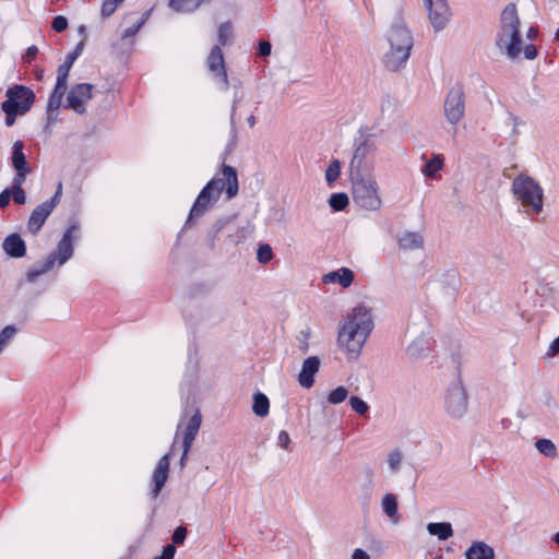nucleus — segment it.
Listing matches in <instances>:
<instances>
[{
    "instance_id": "obj_46",
    "label": "nucleus",
    "mask_w": 559,
    "mask_h": 559,
    "mask_svg": "<svg viewBox=\"0 0 559 559\" xmlns=\"http://www.w3.org/2000/svg\"><path fill=\"white\" fill-rule=\"evenodd\" d=\"M186 536H187V528L183 526H179L175 530V532L173 534V542L175 544H181L186 539Z\"/></svg>"
},
{
    "instance_id": "obj_37",
    "label": "nucleus",
    "mask_w": 559,
    "mask_h": 559,
    "mask_svg": "<svg viewBox=\"0 0 559 559\" xmlns=\"http://www.w3.org/2000/svg\"><path fill=\"white\" fill-rule=\"evenodd\" d=\"M341 174V162L338 159H333L329 167L325 170V180L329 185L335 182Z\"/></svg>"
},
{
    "instance_id": "obj_8",
    "label": "nucleus",
    "mask_w": 559,
    "mask_h": 559,
    "mask_svg": "<svg viewBox=\"0 0 559 559\" xmlns=\"http://www.w3.org/2000/svg\"><path fill=\"white\" fill-rule=\"evenodd\" d=\"M377 150L376 143L370 136L365 138L355 148L349 163V177L357 178L374 175L373 154Z\"/></svg>"
},
{
    "instance_id": "obj_26",
    "label": "nucleus",
    "mask_w": 559,
    "mask_h": 559,
    "mask_svg": "<svg viewBox=\"0 0 559 559\" xmlns=\"http://www.w3.org/2000/svg\"><path fill=\"white\" fill-rule=\"evenodd\" d=\"M381 508L393 523H399L397 499L393 493H385L382 497Z\"/></svg>"
},
{
    "instance_id": "obj_2",
    "label": "nucleus",
    "mask_w": 559,
    "mask_h": 559,
    "mask_svg": "<svg viewBox=\"0 0 559 559\" xmlns=\"http://www.w3.org/2000/svg\"><path fill=\"white\" fill-rule=\"evenodd\" d=\"M373 330L371 309L357 306L352 309L340 322L337 331V345L347 360H356L364 345Z\"/></svg>"
},
{
    "instance_id": "obj_1",
    "label": "nucleus",
    "mask_w": 559,
    "mask_h": 559,
    "mask_svg": "<svg viewBox=\"0 0 559 559\" xmlns=\"http://www.w3.org/2000/svg\"><path fill=\"white\" fill-rule=\"evenodd\" d=\"M495 45L500 55L512 62L534 60L538 49L534 44H526L516 4L508 3L500 13L495 37Z\"/></svg>"
},
{
    "instance_id": "obj_36",
    "label": "nucleus",
    "mask_w": 559,
    "mask_h": 559,
    "mask_svg": "<svg viewBox=\"0 0 559 559\" xmlns=\"http://www.w3.org/2000/svg\"><path fill=\"white\" fill-rule=\"evenodd\" d=\"M347 396L348 390L345 386H337L329 393L326 401L330 404L336 405L344 402Z\"/></svg>"
},
{
    "instance_id": "obj_30",
    "label": "nucleus",
    "mask_w": 559,
    "mask_h": 559,
    "mask_svg": "<svg viewBox=\"0 0 559 559\" xmlns=\"http://www.w3.org/2000/svg\"><path fill=\"white\" fill-rule=\"evenodd\" d=\"M205 0H169V7L176 12H192Z\"/></svg>"
},
{
    "instance_id": "obj_29",
    "label": "nucleus",
    "mask_w": 559,
    "mask_h": 559,
    "mask_svg": "<svg viewBox=\"0 0 559 559\" xmlns=\"http://www.w3.org/2000/svg\"><path fill=\"white\" fill-rule=\"evenodd\" d=\"M252 411L259 417L267 416L270 411V401L265 394L258 392L253 395Z\"/></svg>"
},
{
    "instance_id": "obj_28",
    "label": "nucleus",
    "mask_w": 559,
    "mask_h": 559,
    "mask_svg": "<svg viewBox=\"0 0 559 559\" xmlns=\"http://www.w3.org/2000/svg\"><path fill=\"white\" fill-rule=\"evenodd\" d=\"M427 531L430 535L437 536L440 540H447L453 535L452 526L448 522L429 523Z\"/></svg>"
},
{
    "instance_id": "obj_23",
    "label": "nucleus",
    "mask_w": 559,
    "mask_h": 559,
    "mask_svg": "<svg viewBox=\"0 0 559 559\" xmlns=\"http://www.w3.org/2000/svg\"><path fill=\"white\" fill-rule=\"evenodd\" d=\"M200 425H201V415L199 413L194 414L187 427H186V431H185V436H183V448H186V452H189L190 449H191V445L198 435V431L200 429Z\"/></svg>"
},
{
    "instance_id": "obj_53",
    "label": "nucleus",
    "mask_w": 559,
    "mask_h": 559,
    "mask_svg": "<svg viewBox=\"0 0 559 559\" xmlns=\"http://www.w3.org/2000/svg\"><path fill=\"white\" fill-rule=\"evenodd\" d=\"M37 53H38V48L36 46H31L26 50L24 60L26 62H32L35 59V57L37 56Z\"/></svg>"
},
{
    "instance_id": "obj_18",
    "label": "nucleus",
    "mask_w": 559,
    "mask_h": 559,
    "mask_svg": "<svg viewBox=\"0 0 559 559\" xmlns=\"http://www.w3.org/2000/svg\"><path fill=\"white\" fill-rule=\"evenodd\" d=\"M207 66L212 73L218 76L225 86L228 85L227 73L225 71L224 56L219 46H214L207 58Z\"/></svg>"
},
{
    "instance_id": "obj_52",
    "label": "nucleus",
    "mask_w": 559,
    "mask_h": 559,
    "mask_svg": "<svg viewBox=\"0 0 559 559\" xmlns=\"http://www.w3.org/2000/svg\"><path fill=\"white\" fill-rule=\"evenodd\" d=\"M11 198V191L9 189L3 190L0 193V209L8 206Z\"/></svg>"
},
{
    "instance_id": "obj_19",
    "label": "nucleus",
    "mask_w": 559,
    "mask_h": 559,
    "mask_svg": "<svg viewBox=\"0 0 559 559\" xmlns=\"http://www.w3.org/2000/svg\"><path fill=\"white\" fill-rule=\"evenodd\" d=\"M168 471H169V454H165L160 457L158 461L154 472H153V497L156 498L162 488L164 487L165 483L168 479Z\"/></svg>"
},
{
    "instance_id": "obj_56",
    "label": "nucleus",
    "mask_w": 559,
    "mask_h": 559,
    "mask_svg": "<svg viewBox=\"0 0 559 559\" xmlns=\"http://www.w3.org/2000/svg\"><path fill=\"white\" fill-rule=\"evenodd\" d=\"M350 559H370V556L368 555L367 551H365L364 549L361 548H356L352 556H350Z\"/></svg>"
},
{
    "instance_id": "obj_14",
    "label": "nucleus",
    "mask_w": 559,
    "mask_h": 559,
    "mask_svg": "<svg viewBox=\"0 0 559 559\" xmlns=\"http://www.w3.org/2000/svg\"><path fill=\"white\" fill-rule=\"evenodd\" d=\"M79 233V225L72 224L64 231L61 240L58 243V263L64 264L73 254V241L76 239Z\"/></svg>"
},
{
    "instance_id": "obj_31",
    "label": "nucleus",
    "mask_w": 559,
    "mask_h": 559,
    "mask_svg": "<svg viewBox=\"0 0 559 559\" xmlns=\"http://www.w3.org/2000/svg\"><path fill=\"white\" fill-rule=\"evenodd\" d=\"M443 157L441 155H435L431 159H429L424 169L423 174L426 177L429 178H436L437 174L442 169L443 167Z\"/></svg>"
},
{
    "instance_id": "obj_43",
    "label": "nucleus",
    "mask_w": 559,
    "mask_h": 559,
    "mask_svg": "<svg viewBox=\"0 0 559 559\" xmlns=\"http://www.w3.org/2000/svg\"><path fill=\"white\" fill-rule=\"evenodd\" d=\"M51 26L56 32H63L68 27V20L62 15H58L52 20Z\"/></svg>"
},
{
    "instance_id": "obj_5",
    "label": "nucleus",
    "mask_w": 559,
    "mask_h": 559,
    "mask_svg": "<svg viewBox=\"0 0 559 559\" xmlns=\"http://www.w3.org/2000/svg\"><path fill=\"white\" fill-rule=\"evenodd\" d=\"M354 203L361 210L379 212L383 207V199L379 182L374 175L350 178Z\"/></svg>"
},
{
    "instance_id": "obj_17",
    "label": "nucleus",
    "mask_w": 559,
    "mask_h": 559,
    "mask_svg": "<svg viewBox=\"0 0 559 559\" xmlns=\"http://www.w3.org/2000/svg\"><path fill=\"white\" fill-rule=\"evenodd\" d=\"M399 249L407 252L423 250L424 237L418 231L405 230L397 238Z\"/></svg>"
},
{
    "instance_id": "obj_61",
    "label": "nucleus",
    "mask_w": 559,
    "mask_h": 559,
    "mask_svg": "<svg viewBox=\"0 0 559 559\" xmlns=\"http://www.w3.org/2000/svg\"><path fill=\"white\" fill-rule=\"evenodd\" d=\"M300 350L302 353H307L308 352V343L306 341L302 342V345L300 346Z\"/></svg>"
},
{
    "instance_id": "obj_40",
    "label": "nucleus",
    "mask_w": 559,
    "mask_h": 559,
    "mask_svg": "<svg viewBox=\"0 0 559 559\" xmlns=\"http://www.w3.org/2000/svg\"><path fill=\"white\" fill-rule=\"evenodd\" d=\"M350 407L358 415H365L369 411L368 404L358 396H352L349 399Z\"/></svg>"
},
{
    "instance_id": "obj_63",
    "label": "nucleus",
    "mask_w": 559,
    "mask_h": 559,
    "mask_svg": "<svg viewBox=\"0 0 559 559\" xmlns=\"http://www.w3.org/2000/svg\"><path fill=\"white\" fill-rule=\"evenodd\" d=\"M554 540L557 545H559V532L554 535Z\"/></svg>"
},
{
    "instance_id": "obj_58",
    "label": "nucleus",
    "mask_w": 559,
    "mask_h": 559,
    "mask_svg": "<svg viewBox=\"0 0 559 559\" xmlns=\"http://www.w3.org/2000/svg\"><path fill=\"white\" fill-rule=\"evenodd\" d=\"M538 36V31L537 28L535 27H528L526 31H525V37L528 39V40H533L535 39L536 37Z\"/></svg>"
},
{
    "instance_id": "obj_51",
    "label": "nucleus",
    "mask_w": 559,
    "mask_h": 559,
    "mask_svg": "<svg viewBox=\"0 0 559 559\" xmlns=\"http://www.w3.org/2000/svg\"><path fill=\"white\" fill-rule=\"evenodd\" d=\"M558 354H559V335L550 343L547 356L554 357Z\"/></svg>"
},
{
    "instance_id": "obj_48",
    "label": "nucleus",
    "mask_w": 559,
    "mask_h": 559,
    "mask_svg": "<svg viewBox=\"0 0 559 559\" xmlns=\"http://www.w3.org/2000/svg\"><path fill=\"white\" fill-rule=\"evenodd\" d=\"M83 46H84V44H83V41H81V43L76 46V48L74 49V51H73V52H71V53H69V55L67 56L66 61H67V62H69V63H71V64H73V63H74V61L76 60V58L81 55V51H82V49H83Z\"/></svg>"
},
{
    "instance_id": "obj_49",
    "label": "nucleus",
    "mask_w": 559,
    "mask_h": 559,
    "mask_svg": "<svg viewBox=\"0 0 559 559\" xmlns=\"http://www.w3.org/2000/svg\"><path fill=\"white\" fill-rule=\"evenodd\" d=\"M272 46L269 41L262 40L259 43V53L262 57H267L271 55Z\"/></svg>"
},
{
    "instance_id": "obj_50",
    "label": "nucleus",
    "mask_w": 559,
    "mask_h": 559,
    "mask_svg": "<svg viewBox=\"0 0 559 559\" xmlns=\"http://www.w3.org/2000/svg\"><path fill=\"white\" fill-rule=\"evenodd\" d=\"M68 76L69 75L57 74V82L55 88L66 92L68 87Z\"/></svg>"
},
{
    "instance_id": "obj_41",
    "label": "nucleus",
    "mask_w": 559,
    "mask_h": 559,
    "mask_svg": "<svg viewBox=\"0 0 559 559\" xmlns=\"http://www.w3.org/2000/svg\"><path fill=\"white\" fill-rule=\"evenodd\" d=\"M121 3L117 0H104L102 3L100 15L104 19L109 17Z\"/></svg>"
},
{
    "instance_id": "obj_21",
    "label": "nucleus",
    "mask_w": 559,
    "mask_h": 559,
    "mask_svg": "<svg viewBox=\"0 0 559 559\" xmlns=\"http://www.w3.org/2000/svg\"><path fill=\"white\" fill-rule=\"evenodd\" d=\"M322 281L325 284H340L343 288H347L354 281V272L348 267H341L324 274Z\"/></svg>"
},
{
    "instance_id": "obj_9",
    "label": "nucleus",
    "mask_w": 559,
    "mask_h": 559,
    "mask_svg": "<svg viewBox=\"0 0 559 559\" xmlns=\"http://www.w3.org/2000/svg\"><path fill=\"white\" fill-rule=\"evenodd\" d=\"M444 412L451 418H462L468 408V396L462 379L455 377L447 386L443 399Z\"/></svg>"
},
{
    "instance_id": "obj_38",
    "label": "nucleus",
    "mask_w": 559,
    "mask_h": 559,
    "mask_svg": "<svg viewBox=\"0 0 559 559\" xmlns=\"http://www.w3.org/2000/svg\"><path fill=\"white\" fill-rule=\"evenodd\" d=\"M536 449L546 456H554L556 454V447L551 440L539 439L536 441Z\"/></svg>"
},
{
    "instance_id": "obj_22",
    "label": "nucleus",
    "mask_w": 559,
    "mask_h": 559,
    "mask_svg": "<svg viewBox=\"0 0 559 559\" xmlns=\"http://www.w3.org/2000/svg\"><path fill=\"white\" fill-rule=\"evenodd\" d=\"M465 559H495V550L485 542H473L465 551Z\"/></svg>"
},
{
    "instance_id": "obj_64",
    "label": "nucleus",
    "mask_w": 559,
    "mask_h": 559,
    "mask_svg": "<svg viewBox=\"0 0 559 559\" xmlns=\"http://www.w3.org/2000/svg\"><path fill=\"white\" fill-rule=\"evenodd\" d=\"M85 31H86V27H85L84 25H81V26L79 27V32H80L81 34H84V33H85Z\"/></svg>"
},
{
    "instance_id": "obj_47",
    "label": "nucleus",
    "mask_w": 559,
    "mask_h": 559,
    "mask_svg": "<svg viewBox=\"0 0 559 559\" xmlns=\"http://www.w3.org/2000/svg\"><path fill=\"white\" fill-rule=\"evenodd\" d=\"M61 195H62V183L60 182L57 187V190H56L53 197L46 202L50 203L51 206L55 209L60 203Z\"/></svg>"
},
{
    "instance_id": "obj_6",
    "label": "nucleus",
    "mask_w": 559,
    "mask_h": 559,
    "mask_svg": "<svg viewBox=\"0 0 559 559\" xmlns=\"http://www.w3.org/2000/svg\"><path fill=\"white\" fill-rule=\"evenodd\" d=\"M512 192L527 214H539L544 206L540 185L527 175H519L512 182Z\"/></svg>"
},
{
    "instance_id": "obj_24",
    "label": "nucleus",
    "mask_w": 559,
    "mask_h": 559,
    "mask_svg": "<svg viewBox=\"0 0 559 559\" xmlns=\"http://www.w3.org/2000/svg\"><path fill=\"white\" fill-rule=\"evenodd\" d=\"M56 262V257L53 254H50L46 261H44L40 265H36L32 269H29L26 274L25 278L29 283H34L39 276L46 274L50 269L53 266Z\"/></svg>"
},
{
    "instance_id": "obj_3",
    "label": "nucleus",
    "mask_w": 559,
    "mask_h": 559,
    "mask_svg": "<svg viewBox=\"0 0 559 559\" xmlns=\"http://www.w3.org/2000/svg\"><path fill=\"white\" fill-rule=\"evenodd\" d=\"M238 189L236 169L231 166L224 165L221 176L209 181L199 193L190 210L186 225L191 224L193 219L204 215L218 201L223 190H225L227 199L230 200L237 195Z\"/></svg>"
},
{
    "instance_id": "obj_57",
    "label": "nucleus",
    "mask_w": 559,
    "mask_h": 559,
    "mask_svg": "<svg viewBox=\"0 0 559 559\" xmlns=\"http://www.w3.org/2000/svg\"><path fill=\"white\" fill-rule=\"evenodd\" d=\"M71 68L72 64L64 60V62L58 67L57 74L69 75Z\"/></svg>"
},
{
    "instance_id": "obj_16",
    "label": "nucleus",
    "mask_w": 559,
    "mask_h": 559,
    "mask_svg": "<svg viewBox=\"0 0 559 559\" xmlns=\"http://www.w3.org/2000/svg\"><path fill=\"white\" fill-rule=\"evenodd\" d=\"M53 207L50 203L46 201L35 207L28 218L27 229L31 234L36 235L43 225L45 224L47 217L51 214Z\"/></svg>"
},
{
    "instance_id": "obj_59",
    "label": "nucleus",
    "mask_w": 559,
    "mask_h": 559,
    "mask_svg": "<svg viewBox=\"0 0 559 559\" xmlns=\"http://www.w3.org/2000/svg\"><path fill=\"white\" fill-rule=\"evenodd\" d=\"M188 453L189 452H186V448H183V452H182V455L180 457V466L183 467L186 465V461H187V457H188Z\"/></svg>"
},
{
    "instance_id": "obj_45",
    "label": "nucleus",
    "mask_w": 559,
    "mask_h": 559,
    "mask_svg": "<svg viewBox=\"0 0 559 559\" xmlns=\"http://www.w3.org/2000/svg\"><path fill=\"white\" fill-rule=\"evenodd\" d=\"M289 444H290V438H289V435L287 433V431L282 430V431L277 435V445H280L281 448H283L284 450H288Z\"/></svg>"
},
{
    "instance_id": "obj_32",
    "label": "nucleus",
    "mask_w": 559,
    "mask_h": 559,
    "mask_svg": "<svg viewBox=\"0 0 559 559\" xmlns=\"http://www.w3.org/2000/svg\"><path fill=\"white\" fill-rule=\"evenodd\" d=\"M64 93V91L53 88L51 95L49 96L47 103V114L49 116V120L52 119L51 115L60 108Z\"/></svg>"
},
{
    "instance_id": "obj_27",
    "label": "nucleus",
    "mask_w": 559,
    "mask_h": 559,
    "mask_svg": "<svg viewBox=\"0 0 559 559\" xmlns=\"http://www.w3.org/2000/svg\"><path fill=\"white\" fill-rule=\"evenodd\" d=\"M404 455L401 450L393 449L388 452L385 456V465L390 475H395L400 472Z\"/></svg>"
},
{
    "instance_id": "obj_4",
    "label": "nucleus",
    "mask_w": 559,
    "mask_h": 559,
    "mask_svg": "<svg viewBox=\"0 0 559 559\" xmlns=\"http://www.w3.org/2000/svg\"><path fill=\"white\" fill-rule=\"evenodd\" d=\"M388 49L383 53V64L390 71L403 68L411 55L413 37L404 21L396 16L386 32Z\"/></svg>"
},
{
    "instance_id": "obj_39",
    "label": "nucleus",
    "mask_w": 559,
    "mask_h": 559,
    "mask_svg": "<svg viewBox=\"0 0 559 559\" xmlns=\"http://www.w3.org/2000/svg\"><path fill=\"white\" fill-rule=\"evenodd\" d=\"M257 259L260 263L266 264L273 259V251L270 245L262 243L257 251Z\"/></svg>"
},
{
    "instance_id": "obj_11",
    "label": "nucleus",
    "mask_w": 559,
    "mask_h": 559,
    "mask_svg": "<svg viewBox=\"0 0 559 559\" xmlns=\"http://www.w3.org/2000/svg\"><path fill=\"white\" fill-rule=\"evenodd\" d=\"M428 19L436 32H440L449 24L452 13L448 0H424Z\"/></svg>"
},
{
    "instance_id": "obj_34",
    "label": "nucleus",
    "mask_w": 559,
    "mask_h": 559,
    "mask_svg": "<svg viewBox=\"0 0 559 559\" xmlns=\"http://www.w3.org/2000/svg\"><path fill=\"white\" fill-rule=\"evenodd\" d=\"M218 43L226 45L233 38V24L230 22H224L219 24L217 28Z\"/></svg>"
},
{
    "instance_id": "obj_33",
    "label": "nucleus",
    "mask_w": 559,
    "mask_h": 559,
    "mask_svg": "<svg viewBox=\"0 0 559 559\" xmlns=\"http://www.w3.org/2000/svg\"><path fill=\"white\" fill-rule=\"evenodd\" d=\"M348 203V195L343 192L333 193L329 199V205L336 212L345 210Z\"/></svg>"
},
{
    "instance_id": "obj_60",
    "label": "nucleus",
    "mask_w": 559,
    "mask_h": 559,
    "mask_svg": "<svg viewBox=\"0 0 559 559\" xmlns=\"http://www.w3.org/2000/svg\"><path fill=\"white\" fill-rule=\"evenodd\" d=\"M247 122H248V124H249L251 128H252V127H254V123H255V119H254V117H253V116L248 117V118H247Z\"/></svg>"
},
{
    "instance_id": "obj_20",
    "label": "nucleus",
    "mask_w": 559,
    "mask_h": 559,
    "mask_svg": "<svg viewBox=\"0 0 559 559\" xmlns=\"http://www.w3.org/2000/svg\"><path fill=\"white\" fill-rule=\"evenodd\" d=\"M4 252L11 258H22L26 254L25 241L19 234L9 235L2 242Z\"/></svg>"
},
{
    "instance_id": "obj_35",
    "label": "nucleus",
    "mask_w": 559,
    "mask_h": 559,
    "mask_svg": "<svg viewBox=\"0 0 559 559\" xmlns=\"http://www.w3.org/2000/svg\"><path fill=\"white\" fill-rule=\"evenodd\" d=\"M17 333V329L15 325L10 324L3 328L0 332V353L4 349V347L14 338Z\"/></svg>"
},
{
    "instance_id": "obj_13",
    "label": "nucleus",
    "mask_w": 559,
    "mask_h": 559,
    "mask_svg": "<svg viewBox=\"0 0 559 559\" xmlns=\"http://www.w3.org/2000/svg\"><path fill=\"white\" fill-rule=\"evenodd\" d=\"M407 333L412 337V341L406 348L407 356L413 360L427 356L430 350L429 333L421 331L420 334L415 335L409 329Z\"/></svg>"
},
{
    "instance_id": "obj_62",
    "label": "nucleus",
    "mask_w": 559,
    "mask_h": 559,
    "mask_svg": "<svg viewBox=\"0 0 559 559\" xmlns=\"http://www.w3.org/2000/svg\"><path fill=\"white\" fill-rule=\"evenodd\" d=\"M36 76H37V79H39V80H40V79H43V76H44V70H43V69L38 70V71H37Z\"/></svg>"
},
{
    "instance_id": "obj_42",
    "label": "nucleus",
    "mask_w": 559,
    "mask_h": 559,
    "mask_svg": "<svg viewBox=\"0 0 559 559\" xmlns=\"http://www.w3.org/2000/svg\"><path fill=\"white\" fill-rule=\"evenodd\" d=\"M29 173H31V170L16 171V175L13 177V180H12V188L11 189L22 188L23 183L25 182L26 176Z\"/></svg>"
},
{
    "instance_id": "obj_15",
    "label": "nucleus",
    "mask_w": 559,
    "mask_h": 559,
    "mask_svg": "<svg viewBox=\"0 0 559 559\" xmlns=\"http://www.w3.org/2000/svg\"><path fill=\"white\" fill-rule=\"evenodd\" d=\"M321 360L318 356H309L302 361L301 370L298 374V383L304 389L312 388L314 376L319 371Z\"/></svg>"
},
{
    "instance_id": "obj_7",
    "label": "nucleus",
    "mask_w": 559,
    "mask_h": 559,
    "mask_svg": "<svg viewBox=\"0 0 559 559\" xmlns=\"http://www.w3.org/2000/svg\"><path fill=\"white\" fill-rule=\"evenodd\" d=\"M7 99L2 103V110L5 114V123L11 127L17 115L26 114L35 99L34 92L23 85H14L5 93Z\"/></svg>"
},
{
    "instance_id": "obj_54",
    "label": "nucleus",
    "mask_w": 559,
    "mask_h": 559,
    "mask_svg": "<svg viewBox=\"0 0 559 559\" xmlns=\"http://www.w3.org/2000/svg\"><path fill=\"white\" fill-rule=\"evenodd\" d=\"M175 554H176V548H175V546H173V545H167V546L164 548V550H163V552H162L160 557H162L163 559H173V558L175 557Z\"/></svg>"
},
{
    "instance_id": "obj_55",
    "label": "nucleus",
    "mask_w": 559,
    "mask_h": 559,
    "mask_svg": "<svg viewBox=\"0 0 559 559\" xmlns=\"http://www.w3.org/2000/svg\"><path fill=\"white\" fill-rule=\"evenodd\" d=\"M141 26H142V22H140L136 25H133L131 27H128L127 29H124V32L122 34V38L126 39L128 37L133 36L134 34H136L139 32Z\"/></svg>"
},
{
    "instance_id": "obj_25",
    "label": "nucleus",
    "mask_w": 559,
    "mask_h": 559,
    "mask_svg": "<svg viewBox=\"0 0 559 559\" xmlns=\"http://www.w3.org/2000/svg\"><path fill=\"white\" fill-rule=\"evenodd\" d=\"M12 166L16 171L21 170H31L27 167L26 156L23 153V143L21 141H15L12 146Z\"/></svg>"
},
{
    "instance_id": "obj_44",
    "label": "nucleus",
    "mask_w": 559,
    "mask_h": 559,
    "mask_svg": "<svg viewBox=\"0 0 559 559\" xmlns=\"http://www.w3.org/2000/svg\"><path fill=\"white\" fill-rule=\"evenodd\" d=\"M11 191V198L13 201L17 204H25L26 203V194L23 190V188L19 189H9Z\"/></svg>"
},
{
    "instance_id": "obj_10",
    "label": "nucleus",
    "mask_w": 559,
    "mask_h": 559,
    "mask_svg": "<svg viewBox=\"0 0 559 559\" xmlns=\"http://www.w3.org/2000/svg\"><path fill=\"white\" fill-rule=\"evenodd\" d=\"M443 114L447 121L455 127L465 115V97L461 88H452L444 100Z\"/></svg>"
},
{
    "instance_id": "obj_12",
    "label": "nucleus",
    "mask_w": 559,
    "mask_h": 559,
    "mask_svg": "<svg viewBox=\"0 0 559 559\" xmlns=\"http://www.w3.org/2000/svg\"><path fill=\"white\" fill-rule=\"evenodd\" d=\"M92 84L81 83L74 85L67 96L68 106L78 114L85 112L86 103L92 97Z\"/></svg>"
}]
</instances>
